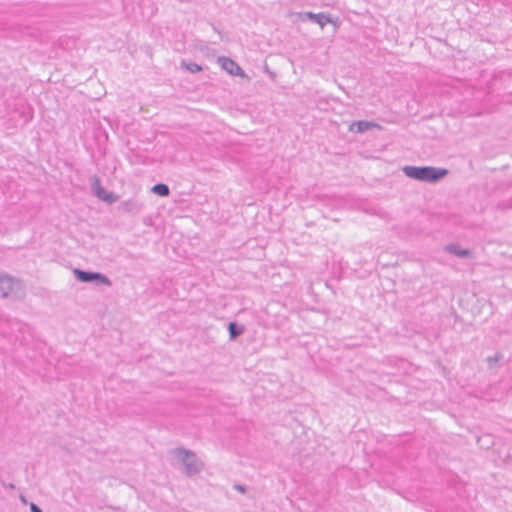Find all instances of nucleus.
<instances>
[{
    "instance_id": "8",
    "label": "nucleus",
    "mask_w": 512,
    "mask_h": 512,
    "mask_svg": "<svg viewBox=\"0 0 512 512\" xmlns=\"http://www.w3.org/2000/svg\"><path fill=\"white\" fill-rule=\"evenodd\" d=\"M373 128L381 129V126L374 121L358 120L353 121L349 126V131L354 133H364Z\"/></svg>"
},
{
    "instance_id": "2",
    "label": "nucleus",
    "mask_w": 512,
    "mask_h": 512,
    "mask_svg": "<svg viewBox=\"0 0 512 512\" xmlns=\"http://www.w3.org/2000/svg\"><path fill=\"white\" fill-rule=\"evenodd\" d=\"M173 454L183 465V474L187 477H193L201 473L204 463L197 457L192 450L178 447L173 450Z\"/></svg>"
},
{
    "instance_id": "10",
    "label": "nucleus",
    "mask_w": 512,
    "mask_h": 512,
    "mask_svg": "<svg viewBox=\"0 0 512 512\" xmlns=\"http://www.w3.org/2000/svg\"><path fill=\"white\" fill-rule=\"evenodd\" d=\"M445 251L457 256L461 259H469L473 256V252L468 248H462L457 243H450L445 246Z\"/></svg>"
},
{
    "instance_id": "1",
    "label": "nucleus",
    "mask_w": 512,
    "mask_h": 512,
    "mask_svg": "<svg viewBox=\"0 0 512 512\" xmlns=\"http://www.w3.org/2000/svg\"><path fill=\"white\" fill-rule=\"evenodd\" d=\"M402 170L408 178L427 183H437L449 174L448 169L433 166L406 165Z\"/></svg>"
},
{
    "instance_id": "20",
    "label": "nucleus",
    "mask_w": 512,
    "mask_h": 512,
    "mask_svg": "<svg viewBox=\"0 0 512 512\" xmlns=\"http://www.w3.org/2000/svg\"><path fill=\"white\" fill-rule=\"evenodd\" d=\"M21 500H22L24 503H26V500H25V498H24L23 496H21Z\"/></svg>"
},
{
    "instance_id": "12",
    "label": "nucleus",
    "mask_w": 512,
    "mask_h": 512,
    "mask_svg": "<svg viewBox=\"0 0 512 512\" xmlns=\"http://www.w3.org/2000/svg\"><path fill=\"white\" fill-rule=\"evenodd\" d=\"M151 192L161 197H168L170 195V188L165 183H156L152 186Z\"/></svg>"
},
{
    "instance_id": "4",
    "label": "nucleus",
    "mask_w": 512,
    "mask_h": 512,
    "mask_svg": "<svg viewBox=\"0 0 512 512\" xmlns=\"http://www.w3.org/2000/svg\"><path fill=\"white\" fill-rule=\"evenodd\" d=\"M75 279L81 283H91L97 287L112 285V281L103 273L96 271H88L80 268L73 269Z\"/></svg>"
},
{
    "instance_id": "5",
    "label": "nucleus",
    "mask_w": 512,
    "mask_h": 512,
    "mask_svg": "<svg viewBox=\"0 0 512 512\" xmlns=\"http://www.w3.org/2000/svg\"><path fill=\"white\" fill-rule=\"evenodd\" d=\"M91 187L93 190V194L101 201L106 202L107 204H113L118 201L119 196L112 191L106 190L100 182V179L97 175H94L91 178Z\"/></svg>"
},
{
    "instance_id": "15",
    "label": "nucleus",
    "mask_w": 512,
    "mask_h": 512,
    "mask_svg": "<svg viewBox=\"0 0 512 512\" xmlns=\"http://www.w3.org/2000/svg\"><path fill=\"white\" fill-rule=\"evenodd\" d=\"M502 358H503L502 353L497 352L494 356H489V357L487 358V361H488V363H489V366H490V367H492L494 364H496L497 362H499Z\"/></svg>"
},
{
    "instance_id": "19",
    "label": "nucleus",
    "mask_w": 512,
    "mask_h": 512,
    "mask_svg": "<svg viewBox=\"0 0 512 512\" xmlns=\"http://www.w3.org/2000/svg\"><path fill=\"white\" fill-rule=\"evenodd\" d=\"M211 26H212L213 30H214L216 33H218L219 35H221V32L218 30V28H217L213 23H211Z\"/></svg>"
},
{
    "instance_id": "14",
    "label": "nucleus",
    "mask_w": 512,
    "mask_h": 512,
    "mask_svg": "<svg viewBox=\"0 0 512 512\" xmlns=\"http://www.w3.org/2000/svg\"><path fill=\"white\" fill-rule=\"evenodd\" d=\"M497 208H498V209H500V210H508V209H511V208H512V198H511V199H508V200L500 201V202L497 204Z\"/></svg>"
},
{
    "instance_id": "17",
    "label": "nucleus",
    "mask_w": 512,
    "mask_h": 512,
    "mask_svg": "<svg viewBox=\"0 0 512 512\" xmlns=\"http://www.w3.org/2000/svg\"><path fill=\"white\" fill-rule=\"evenodd\" d=\"M234 488L241 493H245V491H246V487L242 484H235Z\"/></svg>"
},
{
    "instance_id": "18",
    "label": "nucleus",
    "mask_w": 512,
    "mask_h": 512,
    "mask_svg": "<svg viewBox=\"0 0 512 512\" xmlns=\"http://www.w3.org/2000/svg\"><path fill=\"white\" fill-rule=\"evenodd\" d=\"M502 186L505 188V189H509L512 187V179L510 181H507L505 183L502 184Z\"/></svg>"
},
{
    "instance_id": "9",
    "label": "nucleus",
    "mask_w": 512,
    "mask_h": 512,
    "mask_svg": "<svg viewBox=\"0 0 512 512\" xmlns=\"http://www.w3.org/2000/svg\"><path fill=\"white\" fill-rule=\"evenodd\" d=\"M118 211L121 213L138 214L142 210V204L136 200L129 199L122 201L118 207Z\"/></svg>"
},
{
    "instance_id": "3",
    "label": "nucleus",
    "mask_w": 512,
    "mask_h": 512,
    "mask_svg": "<svg viewBox=\"0 0 512 512\" xmlns=\"http://www.w3.org/2000/svg\"><path fill=\"white\" fill-rule=\"evenodd\" d=\"M25 296V289L20 280L9 275H0V297L20 300Z\"/></svg>"
},
{
    "instance_id": "7",
    "label": "nucleus",
    "mask_w": 512,
    "mask_h": 512,
    "mask_svg": "<svg viewBox=\"0 0 512 512\" xmlns=\"http://www.w3.org/2000/svg\"><path fill=\"white\" fill-rule=\"evenodd\" d=\"M297 15H304L306 19L317 23L321 28H324L328 23H336L338 20H334L330 14H327L325 12L320 13H313L311 11L303 12V13H297Z\"/></svg>"
},
{
    "instance_id": "13",
    "label": "nucleus",
    "mask_w": 512,
    "mask_h": 512,
    "mask_svg": "<svg viewBox=\"0 0 512 512\" xmlns=\"http://www.w3.org/2000/svg\"><path fill=\"white\" fill-rule=\"evenodd\" d=\"M181 68L189 71L190 73H198L203 71V67L194 62H187L186 60H182L180 63Z\"/></svg>"
},
{
    "instance_id": "16",
    "label": "nucleus",
    "mask_w": 512,
    "mask_h": 512,
    "mask_svg": "<svg viewBox=\"0 0 512 512\" xmlns=\"http://www.w3.org/2000/svg\"><path fill=\"white\" fill-rule=\"evenodd\" d=\"M30 512H43L42 509L35 503H30Z\"/></svg>"
},
{
    "instance_id": "6",
    "label": "nucleus",
    "mask_w": 512,
    "mask_h": 512,
    "mask_svg": "<svg viewBox=\"0 0 512 512\" xmlns=\"http://www.w3.org/2000/svg\"><path fill=\"white\" fill-rule=\"evenodd\" d=\"M217 62L228 74L232 76L246 77L244 70L233 59L226 56H219Z\"/></svg>"
},
{
    "instance_id": "11",
    "label": "nucleus",
    "mask_w": 512,
    "mask_h": 512,
    "mask_svg": "<svg viewBox=\"0 0 512 512\" xmlns=\"http://www.w3.org/2000/svg\"><path fill=\"white\" fill-rule=\"evenodd\" d=\"M227 329L229 332L230 340H236L239 336H241L245 332L244 325H242L236 321L229 322Z\"/></svg>"
}]
</instances>
